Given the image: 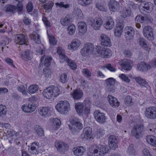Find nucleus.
Returning a JSON list of instances; mask_svg holds the SVG:
<instances>
[{"label": "nucleus", "mask_w": 156, "mask_h": 156, "mask_svg": "<svg viewBox=\"0 0 156 156\" xmlns=\"http://www.w3.org/2000/svg\"><path fill=\"white\" fill-rule=\"evenodd\" d=\"M109 151L108 146L105 145L92 146L89 148L87 154L88 156H103Z\"/></svg>", "instance_id": "f257e3e1"}, {"label": "nucleus", "mask_w": 156, "mask_h": 156, "mask_svg": "<svg viewBox=\"0 0 156 156\" xmlns=\"http://www.w3.org/2000/svg\"><path fill=\"white\" fill-rule=\"evenodd\" d=\"M72 126L69 125V129L72 130L73 133H75L78 131L79 130L83 128V124L80 122V120L75 117H73L70 120Z\"/></svg>", "instance_id": "f03ea898"}, {"label": "nucleus", "mask_w": 156, "mask_h": 156, "mask_svg": "<svg viewBox=\"0 0 156 156\" xmlns=\"http://www.w3.org/2000/svg\"><path fill=\"white\" fill-rule=\"evenodd\" d=\"M56 109L62 114H66L70 109V105L67 101H61L56 106Z\"/></svg>", "instance_id": "7ed1b4c3"}, {"label": "nucleus", "mask_w": 156, "mask_h": 156, "mask_svg": "<svg viewBox=\"0 0 156 156\" xmlns=\"http://www.w3.org/2000/svg\"><path fill=\"white\" fill-rule=\"evenodd\" d=\"M144 131V126L143 125H136L132 129L131 134L136 138L139 139L142 136Z\"/></svg>", "instance_id": "20e7f679"}, {"label": "nucleus", "mask_w": 156, "mask_h": 156, "mask_svg": "<svg viewBox=\"0 0 156 156\" xmlns=\"http://www.w3.org/2000/svg\"><path fill=\"white\" fill-rule=\"evenodd\" d=\"M96 49V52L99 54L100 56L107 58L111 55V51L108 48H102L100 46H97Z\"/></svg>", "instance_id": "39448f33"}, {"label": "nucleus", "mask_w": 156, "mask_h": 156, "mask_svg": "<svg viewBox=\"0 0 156 156\" xmlns=\"http://www.w3.org/2000/svg\"><path fill=\"white\" fill-rule=\"evenodd\" d=\"M144 114L145 116L148 119H156V107L150 106L147 108Z\"/></svg>", "instance_id": "423d86ee"}, {"label": "nucleus", "mask_w": 156, "mask_h": 156, "mask_svg": "<svg viewBox=\"0 0 156 156\" xmlns=\"http://www.w3.org/2000/svg\"><path fill=\"white\" fill-rule=\"evenodd\" d=\"M94 46L91 43H88L85 44L83 48L81 50V55L85 56L91 54L94 50Z\"/></svg>", "instance_id": "0eeeda50"}, {"label": "nucleus", "mask_w": 156, "mask_h": 156, "mask_svg": "<svg viewBox=\"0 0 156 156\" xmlns=\"http://www.w3.org/2000/svg\"><path fill=\"white\" fill-rule=\"evenodd\" d=\"M119 63L122 68L126 71L131 70L133 65V61L129 59H121Z\"/></svg>", "instance_id": "6e6552de"}, {"label": "nucleus", "mask_w": 156, "mask_h": 156, "mask_svg": "<svg viewBox=\"0 0 156 156\" xmlns=\"http://www.w3.org/2000/svg\"><path fill=\"white\" fill-rule=\"evenodd\" d=\"M55 145L59 152L63 153L68 150V145L64 142L60 141H56L55 144Z\"/></svg>", "instance_id": "1a4fd4ad"}, {"label": "nucleus", "mask_w": 156, "mask_h": 156, "mask_svg": "<svg viewBox=\"0 0 156 156\" xmlns=\"http://www.w3.org/2000/svg\"><path fill=\"white\" fill-rule=\"evenodd\" d=\"M143 32L144 36L149 40L152 41L154 39L153 29L150 26L145 27L143 29Z\"/></svg>", "instance_id": "9d476101"}, {"label": "nucleus", "mask_w": 156, "mask_h": 156, "mask_svg": "<svg viewBox=\"0 0 156 156\" xmlns=\"http://www.w3.org/2000/svg\"><path fill=\"white\" fill-rule=\"evenodd\" d=\"M94 117L98 122L104 123L106 121V117L104 113L101 112L98 110L95 111L94 113Z\"/></svg>", "instance_id": "9b49d317"}, {"label": "nucleus", "mask_w": 156, "mask_h": 156, "mask_svg": "<svg viewBox=\"0 0 156 156\" xmlns=\"http://www.w3.org/2000/svg\"><path fill=\"white\" fill-rule=\"evenodd\" d=\"M15 40L16 43L20 45L27 44L28 39L27 36L23 34L17 35L15 37Z\"/></svg>", "instance_id": "f8f14e48"}, {"label": "nucleus", "mask_w": 156, "mask_h": 156, "mask_svg": "<svg viewBox=\"0 0 156 156\" xmlns=\"http://www.w3.org/2000/svg\"><path fill=\"white\" fill-rule=\"evenodd\" d=\"M92 129L89 127L84 128L83 130V133L81 135V137L83 139H86L90 140L91 138Z\"/></svg>", "instance_id": "ddd939ff"}, {"label": "nucleus", "mask_w": 156, "mask_h": 156, "mask_svg": "<svg viewBox=\"0 0 156 156\" xmlns=\"http://www.w3.org/2000/svg\"><path fill=\"white\" fill-rule=\"evenodd\" d=\"M101 44L102 45L107 47H110L111 42L109 37L104 34H102L100 37Z\"/></svg>", "instance_id": "4468645a"}, {"label": "nucleus", "mask_w": 156, "mask_h": 156, "mask_svg": "<svg viewBox=\"0 0 156 156\" xmlns=\"http://www.w3.org/2000/svg\"><path fill=\"white\" fill-rule=\"evenodd\" d=\"M106 89L109 91H114L115 80L113 78H109L106 80Z\"/></svg>", "instance_id": "2eb2a0df"}, {"label": "nucleus", "mask_w": 156, "mask_h": 156, "mask_svg": "<svg viewBox=\"0 0 156 156\" xmlns=\"http://www.w3.org/2000/svg\"><path fill=\"white\" fill-rule=\"evenodd\" d=\"M137 66V69L142 72H147L151 68V66L149 64L144 62L139 63Z\"/></svg>", "instance_id": "dca6fc26"}, {"label": "nucleus", "mask_w": 156, "mask_h": 156, "mask_svg": "<svg viewBox=\"0 0 156 156\" xmlns=\"http://www.w3.org/2000/svg\"><path fill=\"white\" fill-rule=\"evenodd\" d=\"M70 94L74 100H79L83 97V93L82 90L76 89L74 90Z\"/></svg>", "instance_id": "f3484780"}, {"label": "nucleus", "mask_w": 156, "mask_h": 156, "mask_svg": "<svg viewBox=\"0 0 156 156\" xmlns=\"http://www.w3.org/2000/svg\"><path fill=\"white\" fill-rule=\"evenodd\" d=\"M109 7L113 12L119 10L120 7L119 2L116 0H110L109 2Z\"/></svg>", "instance_id": "a211bd4d"}, {"label": "nucleus", "mask_w": 156, "mask_h": 156, "mask_svg": "<svg viewBox=\"0 0 156 156\" xmlns=\"http://www.w3.org/2000/svg\"><path fill=\"white\" fill-rule=\"evenodd\" d=\"M20 55L22 59L25 61L30 60L33 58V53L29 50L21 53Z\"/></svg>", "instance_id": "6ab92c4d"}, {"label": "nucleus", "mask_w": 156, "mask_h": 156, "mask_svg": "<svg viewBox=\"0 0 156 156\" xmlns=\"http://www.w3.org/2000/svg\"><path fill=\"white\" fill-rule=\"evenodd\" d=\"M22 108L25 112L31 113L35 110L36 107L34 104H29L28 105L22 106Z\"/></svg>", "instance_id": "aec40b11"}, {"label": "nucleus", "mask_w": 156, "mask_h": 156, "mask_svg": "<svg viewBox=\"0 0 156 156\" xmlns=\"http://www.w3.org/2000/svg\"><path fill=\"white\" fill-rule=\"evenodd\" d=\"M112 107H118L119 105V102L117 99L113 96L109 95L107 97Z\"/></svg>", "instance_id": "412c9836"}, {"label": "nucleus", "mask_w": 156, "mask_h": 156, "mask_svg": "<svg viewBox=\"0 0 156 156\" xmlns=\"http://www.w3.org/2000/svg\"><path fill=\"white\" fill-rule=\"evenodd\" d=\"M80 44V41L77 39H75L73 40L71 44L68 46L69 49H76L79 47Z\"/></svg>", "instance_id": "4be33fe9"}, {"label": "nucleus", "mask_w": 156, "mask_h": 156, "mask_svg": "<svg viewBox=\"0 0 156 156\" xmlns=\"http://www.w3.org/2000/svg\"><path fill=\"white\" fill-rule=\"evenodd\" d=\"M50 108L48 107H41L38 109L39 114L42 116H46L48 115L50 112Z\"/></svg>", "instance_id": "5701e85b"}, {"label": "nucleus", "mask_w": 156, "mask_h": 156, "mask_svg": "<svg viewBox=\"0 0 156 156\" xmlns=\"http://www.w3.org/2000/svg\"><path fill=\"white\" fill-rule=\"evenodd\" d=\"M79 32L84 34L87 31V27L86 23L84 22H80L78 24Z\"/></svg>", "instance_id": "b1692460"}, {"label": "nucleus", "mask_w": 156, "mask_h": 156, "mask_svg": "<svg viewBox=\"0 0 156 156\" xmlns=\"http://www.w3.org/2000/svg\"><path fill=\"white\" fill-rule=\"evenodd\" d=\"M147 142L152 146L156 147V137L152 135H148L146 137Z\"/></svg>", "instance_id": "393cba45"}, {"label": "nucleus", "mask_w": 156, "mask_h": 156, "mask_svg": "<svg viewBox=\"0 0 156 156\" xmlns=\"http://www.w3.org/2000/svg\"><path fill=\"white\" fill-rule=\"evenodd\" d=\"M86 151L85 148L82 146L78 147L74 150L73 153L76 156H81Z\"/></svg>", "instance_id": "a878e982"}, {"label": "nucleus", "mask_w": 156, "mask_h": 156, "mask_svg": "<svg viewBox=\"0 0 156 156\" xmlns=\"http://www.w3.org/2000/svg\"><path fill=\"white\" fill-rule=\"evenodd\" d=\"M51 89L50 87L45 89L43 91V95L47 99H50L53 96L52 90Z\"/></svg>", "instance_id": "bb28decb"}, {"label": "nucleus", "mask_w": 156, "mask_h": 156, "mask_svg": "<svg viewBox=\"0 0 156 156\" xmlns=\"http://www.w3.org/2000/svg\"><path fill=\"white\" fill-rule=\"evenodd\" d=\"M125 32L130 38L132 37L135 34V31L132 27H126L125 28Z\"/></svg>", "instance_id": "cd10ccee"}, {"label": "nucleus", "mask_w": 156, "mask_h": 156, "mask_svg": "<svg viewBox=\"0 0 156 156\" xmlns=\"http://www.w3.org/2000/svg\"><path fill=\"white\" fill-rule=\"evenodd\" d=\"M139 42L140 45L147 51H150V48H149L147 43L145 42V40L143 38H140L139 39Z\"/></svg>", "instance_id": "c85d7f7f"}, {"label": "nucleus", "mask_w": 156, "mask_h": 156, "mask_svg": "<svg viewBox=\"0 0 156 156\" xmlns=\"http://www.w3.org/2000/svg\"><path fill=\"white\" fill-rule=\"evenodd\" d=\"M135 80L136 82L142 87H147L148 86V83L145 80L140 77H136Z\"/></svg>", "instance_id": "c756f323"}, {"label": "nucleus", "mask_w": 156, "mask_h": 156, "mask_svg": "<svg viewBox=\"0 0 156 156\" xmlns=\"http://www.w3.org/2000/svg\"><path fill=\"white\" fill-rule=\"evenodd\" d=\"M114 22L113 20L111 18L109 19L106 23L104 24L105 28L107 30H110L114 27Z\"/></svg>", "instance_id": "7c9ffc66"}, {"label": "nucleus", "mask_w": 156, "mask_h": 156, "mask_svg": "<svg viewBox=\"0 0 156 156\" xmlns=\"http://www.w3.org/2000/svg\"><path fill=\"white\" fill-rule=\"evenodd\" d=\"M84 106L83 104L81 102L75 104V108L77 113L79 114L83 112Z\"/></svg>", "instance_id": "2f4dec72"}, {"label": "nucleus", "mask_w": 156, "mask_h": 156, "mask_svg": "<svg viewBox=\"0 0 156 156\" xmlns=\"http://www.w3.org/2000/svg\"><path fill=\"white\" fill-rule=\"evenodd\" d=\"M70 16L69 15H67L65 18L61 19L60 22L62 26H67L70 23Z\"/></svg>", "instance_id": "473e14b6"}, {"label": "nucleus", "mask_w": 156, "mask_h": 156, "mask_svg": "<svg viewBox=\"0 0 156 156\" xmlns=\"http://www.w3.org/2000/svg\"><path fill=\"white\" fill-rule=\"evenodd\" d=\"M52 90V93L54 97H56L60 94V89L57 87L52 85L50 87Z\"/></svg>", "instance_id": "72a5a7b5"}, {"label": "nucleus", "mask_w": 156, "mask_h": 156, "mask_svg": "<svg viewBox=\"0 0 156 156\" xmlns=\"http://www.w3.org/2000/svg\"><path fill=\"white\" fill-rule=\"evenodd\" d=\"M131 10L130 8L125 7L122 10V16L124 18L129 17L131 15Z\"/></svg>", "instance_id": "f704fd0d"}, {"label": "nucleus", "mask_w": 156, "mask_h": 156, "mask_svg": "<svg viewBox=\"0 0 156 156\" xmlns=\"http://www.w3.org/2000/svg\"><path fill=\"white\" fill-rule=\"evenodd\" d=\"M38 86L36 84H33L30 86L28 88L29 92L31 94H34L38 90Z\"/></svg>", "instance_id": "c9c22d12"}, {"label": "nucleus", "mask_w": 156, "mask_h": 156, "mask_svg": "<svg viewBox=\"0 0 156 156\" xmlns=\"http://www.w3.org/2000/svg\"><path fill=\"white\" fill-rule=\"evenodd\" d=\"M102 24V22L101 19H96L93 24L92 27L95 30H98Z\"/></svg>", "instance_id": "e433bc0d"}, {"label": "nucleus", "mask_w": 156, "mask_h": 156, "mask_svg": "<svg viewBox=\"0 0 156 156\" xmlns=\"http://www.w3.org/2000/svg\"><path fill=\"white\" fill-rule=\"evenodd\" d=\"M127 153L129 155H135L136 154V151L135 149L134 148V145L133 144L130 145L128 147L127 150Z\"/></svg>", "instance_id": "4c0bfd02"}, {"label": "nucleus", "mask_w": 156, "mask_h": 156, "mask_svg": "<svg viewBox=\"0 0 156 156\" xmlns=\"http://www.w3.org/2000/svg\"><path fill=\"white\" fill-rule=\"evenodd\" d=\"M37 147H38L37 145L35 143H33L31 145L30 149L29 150V152L33 154H37L38 152L37 150Z\"/></svg>", "instance_id": "58836bf2"}, {"label": "nucleus", "mask_w": 156, "mask_h": 156, "mask_svg": "<svg viewBox=\"0 0 156 156\" xmlns=\"http://www.w3.org/2000/svg\"><path fill=\"white\" fill-rule=\"evenodd\" d=\"M34 129L37 135L41 136L44 134V131L41 127L38 126L36 125L34 127Z\"/></svg>", "instance_id": "ea45409f"}, {"label": "nucleus", "mask_w": 156, "mask_h": 156, "mask_svg": "<svg viewBox=\"0 0 156 156\" xmlns=\"http://www.w3.org/2000/svg\"><path fill=\"white\" fill-rule=\"evenodd\" d=\"M66 60L68 65L71 69L73 70H75L76 69L77 66L75 62L72 60L69 59L68 58Z\"/></svg>", "instance_id": "a19ab883"}, {"label": "nucleus", "mask_w": 156, "mask_h": 156, "mask_svg": "<svg viewBox=\"0 0 156 156\" xmlns=\"http://www.w3.org/2000/svg\"><path fill=\"white\" fill-rule=\"evenodd\" d=\"M32 35L34 41L37 44H39L41 43L40 36L35 32L33 33Z\"/></svg>", "instance_id": "79ce46f5"}, {"label": "nucleus", "mask_w": 156, "mask_h": 156, "mask_svg": "<svg viewBox=\"0 0 156 156\" xmlns=\"http://www.w3.org/2000/svg\"><path fill=\"white\" fill-rule=\"evenodd\" d=\"M16 9L17 10V7L16 6L13 5H9L5 9V12H12L13 13L15 12Z\"/></svg>", "instance_id": "37998d69"}, {"label": "nucleus", "mask_w": 156, "mask_h": 156, "mask_svg": "<svg viewBox=\"0 0 156 156\" xmlns=\"http://www.w3.org/2000/svg\"><path fill=\"white\" fill-rule=\"evenodd\" d=\"M17 88L18 90L22 92L23 95H26L27 94V91L24 85H21L18 86Z\"/></svg>", "instance_id": "c03bdc74"}, {"label": "nucleus", "mask_w": 156, "mask_h": 156, "mask_svg": "<svg viewBox=\"0 0 156 156\" xmlns=\"http://www.w3.org/2000/svg\"><path fill=\"white\" fill-rule=\"evenodd\" d=\"M56 5L59 6L60 8H63L66 9H69L70 5L68 4H65L63 2H61L60 3L57 2L55 3Z\"/></svg>", "instance_id": "a18cd8bd"}, {"label": "nucleus", "mask_w": 156, "mask_h": 156, "mask_svg": "<svg viewBox=\"0 0 156 156\" xmlns=\"http://www.w3.org/2000/svg\"><path fill=\"white\" fill-rule=\"evenodd\" d=\"M23 0H15V3L18 2L17 5V10L18 11H21L23 9V5L22 2Z\"/></svg>", "instance_id": "49530a36"}, {"label": "nucleus", "mask_w": 156, "mask_h": 156, "mask_svg": "<svg viewBox=\"0 0 156 156\" xmlns=\"http://www.w3.org/2000/svg\"><path fill=\"white\" fill-rule=\"evenodd\" d=\"M54 5L53 3L51 1H49L42 6V7L46 10L51 9Z\"/></svg>", "instance_id": "de8ad7c7"}, {"label": "nucleus", "mask_w": 156, "mask_h": 156, "mask_svg": "<svg viewBox=\"0 0 156 156\" xmlns=\"http://www.w3.org/2000/svg\"><path fill=\"white\" fill-rule=\"evenodd\" d=\"M67 29L69 34L72 35L75 32L76 27L74 25L72 24L68 26Z\"/></svg>", "instance_id": "09e8293b"}, {"label": "nucleus", "mask_w": 156, "mask_h": 156, "mask_svg": "<svg viewBox=\"0 0 156 156\" xmlns=\"http://www.w3.org/2000/svg\"><path fill=\"white\" fill-rule=\"evenodd\" d=\"M118 137L114 135H110L108 137V143H118Z\"/></svg>", "instance_id": "8fccbe9b"}, {"label": "nucleus", "mask_w": 156, "mask_h": 156, "mask_svg": "<svg viewBox=\"0 0 156 156\" xmlns=\"http://www.w3.org/2000/svg\"><path fill=\"white\" fill-rule=\"evenodd\" d=\"M52 59V58L51 57L47 56L45 59L44 65L46 67L49 66L51 65V62Z\"/></svg>", "instance_id": "3c124183"}, {"label": "nucleus", "mask_w": 156, "mask_h": 156, "mask_svg": "<svg viewBox=\"0 0 156 156\" xmlns=\"http://www.w3.org/2000/svg\"><path fill=\"white\" fill-rule=\"evenodd\" d=\"M79 4L83 6H86L90 3L89 0H77Z\"/></svg>", "instance_id": "603ef678"}, {"label": "nucleus", "mask_w": 156, "mask_h": 156, "mask_svg": "<svg viewBox=\"0 0 156 156\" xmlns=\"http://www.w3.org/2000/svg\"><path fill=\"white\" fill-rule=\"evenodd\" d=\"M125 103L127 106L130 105L132 103V98L130 96H127L125 98Z\"/></svg>", "instance_id": "864d4df0"}, {"label": "nucleus", "mask_w": 156, "mask_h": 156, "mask_svg": "<svg viewBox=\"0 0 156 156\" xmlns=\"http://www.w3.org/2000/svg\"><path fill=\"white\" fill-rule=\"evenodd\" d=\"M152 4L151 3L147 2L145 3L144 4V5L142 6V7L147 11L152 8Z\"/></svg>", "instance_id": "5fc2aeb1"}, {"label": "nucleus", "mask_w": 156, "mask_h": 156, "mask_svg": "<svg viewBox=\"0 0 156 156\" xmlns=\"http://www.w3.org/2000/svg\"><path fill=\"white\" fill-rule=\"evenodd\" d=\"M4 107L1 105H0V117H4L5 115L6 111L5 110Z\"/></svg>", "instance_id": "6e6d98bb"}, {"label": "nucleus", "mask_w": 156, "mask_h": 156, "mask_svg": "<svg viewBox=\"0 0 156 156\" xmlns=\"http://www.w3.org/2000/svg\"><path fill=\"white\" fill-rule=\"evenodd\" d=\"M60 80L63 83H65L67 81V75L66 73L61 74L60 76Z\"/></svg>", "instance_id": "4d7b16f0"}, {"label": "nucleus", "mask_w": 156, "mask_h": 156, "mask_svg": "<svg viewBox=\"0 0 156 156\" xmlns=\"http://www.w3.org/2000/svg\"><path fill=\"white\" fill-rule=\"evenodd\" d=\"M82 73L84 76L87 78H89L91 76V73L87 69H83Z\"/></svg>", "instance_id": "13d9d810"}, {"label": "nucleus", "mask_w": 156, "mask_h": 156, "mask_svg": "<svg viewBox=\"0 0 156 156\" xmlns=\"http://www.w3.org/2000/svg\"><path fill=\"white\" fill-rule=\"evenodd\" d=\"M5 61L9 65H11L13 67L15 68V66L13 64V61L10 58H6L4 59Z\"/></svg>", "instance_id": "bf43d9fd"}, {"label": "nucleus", "mask_w": 156, "mask_h": 156, "mask_svg": "<svg viewBox=\"0 0 156 156\" xmlns=\"http://www.w3.org/2000/svg\"><path fill=\"white\" fill-rule=\"evenodd\" d=\"M119 77L126 82L129 83L130 82V80L129 78V77L125 74H121L119 75Z\"/></svg>", "instance_id": "052dcab7"}, {"label": "nucleus", "mask_w": 156, "mask_h": 156, "mask_svg": "<svg viewBox=\"0 0 156 156\" xmlns=\"http://www.w3.org/2000/svg\"><path fill=\"white\" fill-rule=\"evenodd\" d=\"M57 53L60 55L61 58H63L65 60H67L68 59V58L66 56V55L62 53L61 49L59 48H58L57 50Z\"/></svg>", "instance_id": "680f3d73"}, {"label": "nucleus", "mask_w": 156, "mask_h": 156, "mask_svg": "<svg viewBox=\"0 0 156 156\" xmlns=\"http://www.w3.org/2000/svg\"><path fill=\"white\" fill-rule=\"evenodd\" d=\"M53 124L56 126V127H58L61 124L60 120L58 118H56L54 119Z\"/></svg>", "instance_id": "e2e57ef3"}, {"label": "nucleus", "mask_w": 156, "mask_h": 156, "mask_svg": "<svg viewBox=\"0 0 156 156\" xmlns=\"http://www.w3.org/2000/svg\"><path fill=\"white\" fill-rule=\"evenodd\" d=\"M117 143H108L109 148L112 150H115L118 147Z\"/></svg>", "instance_id": "0e129e2a"}, {"label": "nucleus", "mask_w": 156, "mask_h": 156, "mask_svg": "<svg viewBox=\"0 0 156 156\" xmlns=\"http://www.w3.org/2000/svg\"><path fill=\"white\" fill-rule=\"evenodd\" d=\"M143 156H153L151 154L147 148H144L142 151Z\"/></svg>", "instance_id": "69168bd1"}, {"label": "nucleus", "mask_w": 156, "mask_h": 156, "mask_svg": "<svg viewBox=\"0 0 156 156\" xmlns=\"http://www.w3.org/2000/svg\"><path fill=\"white\" fill-rule=\"evenodd\" d=\"M33 5L31 2H29L27 5V10L28 12H31L33 9Z\"/></svg>", "instance_id": "338daca9"}, {"label": "nucleus", "mask_w": 156, "mask_h": 156, "mask_svg": "<svg viewBox=\"0 0 156 156\" xmlns=\"http://www.w3.org/2000/svg\"><path fill=\"white\" fill-rule=\"evenodd\" d=\"M49 42L50 44L53 46L57 44V41L54 37H51L49 38Z\"/></svg>", "instance_id": "774afa93"}]
</instances>
